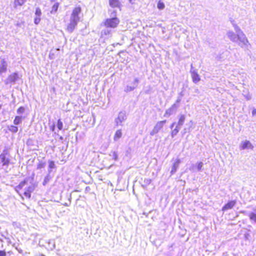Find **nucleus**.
Returning a JSON list of instances; mask_svg holds the SVG:
<instances>
[{"mask_svg": "<svg viewBox=\"0 0 256 256\" xmlns=\"http://www.w3.org/2000/svg\"><path fill=\"white\" fill-rule=\"evenodd\" d=\"M81 11V8L80 6L76 7L73 10L70 16V23L67 26V30L69 32H73L80 20V14Z\"/></svg>", "mask_w": 256, "mask_h": 256, "instance_id": "nucleus-1", "label": "nucleus"}, {"mask_svg": "<svg viewBox=\"0 0 256 256\" xmlns=\"http://www.w3.org/2000/svg\"><path fill=\"white\" fill-rule=\"evenodd\" d=\"M11 156L10 150L8 146H5L2 152L0 154V168L8 172V166L10 164Z\"/></svg>", "mask_w": 256, "mask_h": 256, "instance_id": "nucleus-2", "label": "nucleus"}, {"mask_svg": "<svg viewBox=\"0 0 256 256\" xmlns=\"http://www.w3.org/2000/svg\"><path fill=\"white\" fill-rule=\"evenodd\" d=\"M238 39L240 41L238 45L242 48L248 50L249 47L250 46L247 38L245 34L242 30H239L238 32Z\"/></svg>", "mask_w": 256, "mask_h": 256, "instance_id": "nucleus-3", "label": "nucleus"}, {"mask_svg": "<svg viewBox=\"0 0 256 256\" xmlns=\"http://www.w3.org/2000/svg\"><path fill=\"white\" fill-rule=\"evenodd\" d=\"M140 80L138 78H134V80L130 84H128L125 86L124 88V92H128L132 91H133L135 90L138 86V84L140 83Z\"/></svg>", "mask_w": 256, "mask_h": 256, "instance_id": "nucleus-4", "label": "nucleus"}, {"mask_svg": "<svg viewBox=\"0 0 256 256\" xmlns=\"http://www.w3.org/2000/svg\"><path fill=\"white\" fill-rule=\"evenodd\" d=\"M119 22L120 20L117 18H113L106 19L104 24L106 27L115 28L118 26Z\"/></svg>", "mask_w": 256, "mask_h": 256, "instance_id": "nucleus-5", "label": "nucleus"}, {"mask_svg": "<svg viewBox=\"0 0 256 256\" xmlns=\"http://www.w3.org/2000/svg\"><path fill=\"white\" fill-rule=\"evenodd\" d=\"M166 123V120L159 121L156 122L152 130L150 132V136H154L158 133L163 128L164 124Z\"/></svg>", "mask_w": 256, "mask_h": 256, "instance_id": "nucleus-6", "label": "nucleus"}, {"mask_svg": "<svg viewBox=\"0 0 256 256\" xmlns=\"http://www.w3.org/2000/svg\"><path fill=\"white\" fill-rule=\"evenodd\" d=\"M234 30L236 34L232 31H230L228 32L227 34L228 38L233 42H237L238 39V32L241 30L237 26L234 27Z\"/></svg>", "mask_w": 256, "mask_h": 256, "instance_id": "nucleus-7", "label": "nucleus"}, {"mask_svg": "<svg viewBox=\"0 0 256 256\" xmlns=\"http://www.w3.org/2000/svg\"><path fill=\"white\" fill-rule=\"evenodd\" d=\"M19 78L18 74L16 72H14L8 76L7 78L4 80V83L6 84H8L11 83L14 84Z\"/></svg>", "mask_w": 256, "mask_h": 256, "instance_id": "nucleus-8", "label": "nucleus"}, {"mask_svg": "<svg viewBox=\"0 0 256 256\" xmlns=\"http://www.w3.org/2000/svg\"><path fill=\"white\" fill-rule=\"evenodd\" d=\"M126 119V116L124 112H119L118 116L115 119V123L116 126H122V123Z\"/></svg>", "mask_w": 256, "mask_h": 256, "instance_id": "nucleus-9", "label": "nucleus"}, {"mask_svg": "<svg viewBox=\"0 0 256 256\" xmlns=\"http://www.w3.org/2000/svg\"><path fill=\"white\" fill-rule=\"evenodd\" d=\"M179 104H174L169 108L166 110L164 116L169 117L170 116L175 114L179 107Z\"/></svg>", "mask_w": 256, "mask_h": 256, "instance_id": "nucleus-10", "label": "nucleus"}, {"mask_svg": "<svg viewBox=\"0 0 256 256\" xmlns=\"http://www.w3.org/2000/svg\"><path fill=\"white\" fill-rule=\"evenodd\" d=\"M240 150L250 149L252 150L254 146L248 140L242 141L240 145Z\"/></svg>", "mask_w": 256, "mask_h": 256, "instance_id": "nucleus-11", "label": "nucleus"}, {"mask_svg": "<svg viewBox=\"0 0 256 256\" xmlns=\"http://www.w3.org/2000/svg\"><path fill=\"white\" fill-rule=\"evenodd\" d=\"M204 166L202 162H199L197 164H192L189 168V170L192 172L196 171H201Z\"/></svg>", "mask_w": 256, "mask_h": 256, "instance_id": "nucleus-12", "label": "nucleus"}, {"mask_svg": "<svg viewBox=\"0 0 256 256\" xmlns=\"http://www.w3.org/2000/svg\"><path fill=\"white\" fill-rule=\"evenodd\" d=\"M8 64L4 58H0V73L6 72L7 70Z\"/></svg>", "mask_w": 256, "mask_h": 256, "instance_id": "nucleus-13", "label": "nucleus"}, {"mask_svg": "<svg viewBox=\"0 0 256 256\" xmlns=\"http://www.w3.org/2000/svg\"><path fill=\"white\" fill-rule=\"evenodd\" d=\"M236 200H230L222 208V210L225 212L228 210H230L233 208L236 205Z\"/></svg>", "mask_w": 256, "mask_h": 256, "instance_id": "nucleus-14", "label": "nucleus"}, {"mask_svg": "<svg viewBox=\"0 0 256 256\" xmlns=\"http://www.w3.org/2000/svg\"><path fill=\"white\" fill-rule=\"evenodd\" d=\"M190 74L192 79V81L194 83L196 84L200 81V76L195 70H191Z\"/></svg>", "mask_w": 256, "mask_h": 256, "instance_id": "nucleus-15", "label": "nucleus"}, {"mask_svg": "<svg viewBox=\"0 0 256 256\" xmlns=\"http://www.w3.org/2000/svg\"><path fill=\"white\" fill-rule=\"evenodd\" d=\"M180 162L181 161L180 159H176V160L174 162L172 168V170L170 171V176L176 172Z\"/></svg>", "mask_w": 256, "mask_h": 256, "instance_id": "nucleus-16", "label": "nucleus"}, {"mask_svg": "<svg viewBox=\"0 0 256 256\" xmlns=\"http://www.w3.org/2000/svg\"><path fill=\"white\" fill-rule=\"evenodd\" d=\"M186 120V116L184 114H180L179 116L178 121L177 124V126L181 128V126L184 124V121Z\"/></svg>", "mask_w": 256, "mask_h": 256, "instance_id": "nucleus-17", "label": "nucleus"}, {"mask_svg": "<svg viewBox=\"0 0 256 256\" xmlns=\"http://www.w3.org/2000/svg\"><path fill=\"white\" fill-rule=\"evenodd\" d=\"M53 177L54 174H47L46 176L44 178V181L42 182V184L44 186H46V184H47Z\"/></svg>", "mask_w": 256, "mask_h": 256, "instance_id": "nucleus-18", "label": "nucleus"}, {"mask_svg": "<svg viewBox=\"0 0 256 256\" xmlns=\"http://www.w3.org/2000/svg\"><path fill=\"white\" fill-rule=\"evenodd\" d=\"M110 5L112 8H119L120 6V2L119 0H110Z\"/></svg>", "mask_w": 256, "mask_h": 256, "instance_id": "nucleus-19", "label": "nucleus"}, {"mask_svg": "<svg viewBox=\"0 0 256 256\" xmlns=\"http://www.w3.org/2000/svg\"><path fill=\"white\" fill-rule=\"evenodd\" d=\"M112 30L109 27H106V28L102 30L101 34L102 36H110L111 35Z\"/></svg>", "mask_w": 256, "mask_h": 256, "instance_id": "nucleus-20", "label": "nucleus"}, {"mask_svg": "<svg viewBox=\"0 0 256 256\" xmlns=\"http://www.w3.org/2000/svg\"><path fill=\"white\" fill-rule=\"evenodd\" d=\"M24 118V117H22V116H16L14 120V124L15 125L20 124H21L22 122V120Z\"/></svg>", "mask_w": 256, "mask_h": 256, "instance_id": "nucleus-21", "label": "nucleus"}, {"mask_svg": "<svg viewBox=\"0 0 256 256\" xmlns=\"http://www.w3.org/2000/svg\"><path fill=\"white\" fill-rule=\"evenodd\" d=\"M122 136V132L121 130H118L116 131L114 136V141H118Z\"/></svg>", "mask_w": 256, "mask_h": 256, "instance_id": "nucleus-22", "label": "nucleus"}, {"mask_svg": "<svg viewBox=\"0 0 256 256\" xmlns=\"http://www.w3.org/2000/svg\"><path fill=\"white\" fill-rule=\"evenodd\" d=\"M28 180L25 179L23 181L21 182L18 186L16 187V190H18L22 189L24 186L26 184Z\"/></svg>", "mask_w": 256, "mask_h": 256, "instance_id": "nucleus-23", "label": "nucleus"}, {"mask_svg": "<svg viewBox=\"0 0 256 256\" xmlns=\"http://www.w3.org/2000/svg\"><path fill=\"white\" fill-rule=\"evenodd\" d=\"M26 0H14V7L16 8L18 6H22Z\"/></svg>", "mask_w": 256, "mask_h": 256, "instance_id": "nucleus-24", "label": "nucleus"}, {"mask_svg": "<svg viewBox=\"0 0 256 256\" xmlns=\"http://www.w3.org/2000/svg\"><path fill=\"white\" fill-rule=\"evenodd\" d=\"M248 216L250 220L253 222L256 223V214L254 212H251L248 214Z\"/></svg>", "mask_w": 256, "mask_h": 256, "instance_id": "nucleus-25", "label": "nucleus"}, {"mask_svg": "<svg viewBox=\"0 0 256 256\" xmlns=\"http://www.w3.org/2000/svg\"><path fill=\"white\" fill-rule=\"evenodd\" d=\"M180 128L178 127V126H176V127L175 128H174V130H172V132H171V136H172V138H174V136H176L178 134V133L180 131Z\"/></svg>", "mask_w": 256, "mask_h": 256, "instance_id": "nucleus-26", "label": "nucleus"}, {"mask_svg": "<svg viewBox=\"0 0 256 256\" xmlns=\"http://www.w3.org/2000/svg\"><path fill=\"white\" fill-rule=\"evenodd\" d=\"M8 128V130L12 132L16 133L18 131V128L15 126L11 125Z\"/></svg>", "mask_w": 256, "mask_h": 256, "instance_id": "nucleus-27", "label": "nucleus"}, {"mask_svg": "<svg viewBox=\"0 0 256 256\" xmlns=\"http://www.w3.org/2000/svg\"><path fill=\"white\" fill-rule=\"evenodd\" d=\"M58 6L59 4L58 2H56V4H54L52 7V9L50 12L52 14L56 12L58 8Z\"/></svg>", "mask_w": 256, "mask_h": 256, "instance_id": "nucleus-28", "label": "nucleus"}, {"mask_svg": "<svg viewBox=\"0 0 256 256\" xmlns=\"http://www.w3.org/2000/svg\"><path fill=\"white\" fill-rule=\"evenodd\" d=\"M48 167L50 168L56 170V165L54 162L52 160H48Z\"/></svg>", "mask_w": 256, "mask_h": 256, "instance_id": "nucleus-29", "label": "nucleus"}, {"mask_svg": "<svg viewBox=\"0 0 256 256\" xmlns=\"http://www.w3.org/2000/svg\"><path fill=\"white\" fill-rule=\"evenodd\" d=\"M157 7L159 10H162L164 9L165 5L163 2L160 0L158 3Z\"/></svg>", "mask_w": 256, "mask_h": 256, "instance_id": "nucleus-30", "label": "nucleus"}, {"mask_svg": "<svg viewBox=\"0 0 256 256\" xmlns=\"http://www.w3.org/2000/svg\"><path fill=\"white\" fill-rule=\"evenodd\" d=\"M25 112V108L24 106L20 107L16 111V112L18 114H21L24 113Z\"/></svg>", "mask_w": 256, "mask_h": 256, "instance_id": "nucleus-31", "label": "nucleus"}, {"mask_svg": "<svg viewBox=\"0 0 256 256\" xmlns=\"http://www.w3.org/2000/svg\"><path fill=\"white\" fill-rule=\"evenodd\" d=\"M57 127L59 130H62L63 128V124L60 119L58 120Z\"/></svg>", "mask_w": 256, "mask_h": 256, "instance_id": "nucleus-32", "label": "nucleus"}, {"mask_svg": "<svg viewBox=\"0 0 256 256\" xmlns=\"http://www.w3.org/2000/svg\"><path fill=\"white\" fill-rule=\"evenodd\" d=\"M46 163L44 162H40L37 164V169H40L44 168Z\"/></svg>", "mask_w": 256, "mask_h": 256, "instance_id": "nucleus-33", "label": "nucleus"}, {"mask_svg": "<svg viewBox=\"0 0 256 256\" xmlns=\"http://www.w3.org/2000/svg\"><path fill=\"white\" fill-rule=\"evenodd\" d=\"M109 11L110 12V18H116V10H110Z\"/></svg>", "mask_w": 256, "mask_h": 256, "instance_id": "nucleus-34", "label": "nucleus"}, {"mask_svg": "<svg viewBox=\"0 0 256 256\" xmlns=\"http://www.w3.org/2000/svg\"><path fill=\"white\" fill-rule=\"evenodd\" d=\"M35 14L36 16H40L42 14L41 10L39 8H37L36 10Z\"/></svg>", "mask_w": 256, "mask_h": 256, "instance_id": "nucleus-35", "label": "nucleus"}, {"mask_svg": "<svg viewBox=\"0 0 256 256\" xmlns=\"http://www.w3.org/2000/svg\"><path fill=\"white\" fill-rule=\"evenodd\" d=\"M34 185H31L28 187L26 190H27L31 194V192H32L34 190Z\"/></svg>", "mask_w": 256, "mask_h": 256, "instance_id": "nucleus-36", "label": "nucleus"}, {"mask_svg": "<svg viewBox=\"0 0 256 256\" xmlns=\"http://www.w3.org/2000/svg\"><path fill=\"white\" fill-rule=\"evenodd\" d=\"M24 196L28 198L31 197V194L27 190H26L24 193Z\"/></svg>", "mask_w": 256, "mask_h": 256, "instance_id": "nucleus-37", "label": "nucleus"}, {"mask_svg": "<svg viewBox=\"0 0 256 256\" xmlns=\"http://www.w3.org/2000/svg\"><path fill=\"white\" fill-rule=\"evenodd\" d=\"M40 16H36V18L34 20V22L35 24H38L40 23Z\"/></svg>", "mask_w": 256, "mask_h": 256, "instance_id": "nucleus-38", "label": "nucleus"}, {"mask_svg": "<svg viewBox=\"0 0 256 256\" xmlns=\"http://www.w3.org/2000/svg\"><path fill=\"white\" fill-rule=\"evenodd\" d=\"M112 158H113L115 160H118V156L117 153H116V152H112Z\"/></svg>", "mask_w": 256, "mask_h": 256, "instance_id": "nucleus-39", "label": "nucleus"}, {"mask_svg": "<svg viewBox=\"0 0 256 256\" xmlns=\"http://www.w3.org/2000/svg\"><path fill=\"white\" fill-rule=\"evenodd\" d=\"M53 170H54V169L50 168L48 167V174H52Z\"/></svg>", "mask_w": 256, "mask_h": 256, "instance_id": "nucleus-40", "label": "nucleus"}, {"mask_svg": "<svg viewBox=\"0 0 256 256\" xmlns=\"http://www.w3.org/2000/svg\"><path fill=\"white\" fill-rule=\"evenodd\" d=\"M240 213L244 214V215H246V216H248V214H250V212H246V210H241V211H240Z\"/></svg>", "mask_w": 256, "mask_h": 256, "instance_id": "nucleus-41", "label": "nucleus"}, {"mask_svg": "<svg viewBox=\"0 0 256 256\" xmlns=\"http://www.w3.org/2000/svg\"><path fill=\"white\" fill-rule=\"evenodd\" d=\"M0 256H6V252L4 250H0Z\"/></svg>", "mask_w": 256, "mask_h": 256, "instance_id": "nucleus-42", "label": "nucleus"}, {"mask_svg": "<svg viewBox=\"0 0 256 256\" xmlns=\"http://www.w3.org/2000/svg\"><path fill=\"white\" fill-rule=\"evenodd\" d=\"M144 182L146 184H148L151 182V180L150 179H146L144 180Z\"/></svg>", "mask_w": 256, "mask_h": 256, "instance_id": "nucleus-43", "label": "nucleus"}, {"mask_svg": "<svg viewBox=\"0 0 256 256\" xmlns=\"http://www.w3.org/2000/svg\"><path fill=\"white\" fill-rule=\"evenodd\" d=\"M180 101H181V98L178 96L174 104H178L180 102Z\"/></svg>", "mask_w": 256, "mask_h": 256, "instance_id": "nucleus-44", "label": "nucleus"}, {"mask_svg": "<svg viewBox=\"0 0 256 256\" xmlns=\"http://www.w3.org/2000/svg\"><path fill=\"white\" fill-rule=\"evenodd\" d=\"M50 242H52V246L51 247V248L52 249V248H55V244L54 243V242L53 240H50V242H49V244H50Z\"/></svg>", "mask_w": 256, "mask_h": 256, "instance_id": "nucleus-45", "label": "nucleus"}, {"mask_svg": "<svg viewBox=\"0 0 256 256\" xmlns=\"http://www.w3.org/2000/svg\"><path fill=\"white\" fill-rule=\"evenodd\" d=\"M252 115L254 116L256 114V108H254L252 110Z\"/></svg>", "mask_w": 256, "mask_h": 256, "instance_id": "nucleus-46", "label": "nucleus"}, {"mask_svg": "<svg viewBox=\"0 0 256 256\" xmlns=\"http://www.w3.org/2000/svg\"><path fill=\"white\" fill-rule=\"evenodd\" d=\"M190 131V128L187 129L186 128H184V132L186 133L187 132H188Z\"/></svg>", "mask_w": 256, "mask_h": 256, "instance_id": "nucleus-47", "label": "nucleus"}, {"mask_svg": "<svg viewBox=\"0 0 256 256\" xmlns=\"http://www.w3.org/2000/svg\"><path fill=\"white\" fill-rule=\"evenodd\" d=\"M50 129H51L52 131V132H54V130L55 126L54 124L51 126Z\"/></svg>", "mask_w": 256, "mask_h": 256, "instance_id": "nucleus-48", "label": "nucleus"}, {"mask_svg": "<svg viewBox=\"0 0 256 256\" xmlns=\"http://www.w3.org/2000/svg\"><path fill=\"white\" fill-rule=\"evenodd\" d=\"M175 124H176V122H173V123L171 124V126H170V128L171 129H172V128H174V125H175Z\"/></svg>", "mask_w": 256, "mask_h": 256, "instance_id": "nucleus-49", "label": "nucleus"}, {"mask_svg": "<svg viewBox=\"0 0 256 256\" xmlns=\"http://www.w3.org/2000/svg\"><path fill=\"white\" fill-rule=\"evenodd\" d=\"M245 97L248 100H249L251 98V96H245Z\"/></svg>", "mask_w": 256, "mask_h": 256, "instance_id": "nucleus-50", "label": "nucleus"}, {"mask_svg": "<svg viewBox=\"0 0 256 256\" xmlns=\"http://www.w3.org/2000/svg\"><path fill=\"white\" fill-rule=\"evenodd\" d=\"M90 190V186H88L86 188V191H89Z\"/></svg>", "mask_w": 256, "mask_h": 256, "instance_id": "nucleus-51", "label": "nucleus"}, {"mask_svg": "<svg viewBox=\"0 0 256 256\" xmlns=\"http://www.w3.org/2000/svg\"><path fill=\"white\" fill-rule=\"evenodd\" d=\"M2 237H4V238L5 239H6V240H9V238H6V236H4V235H3V234H2Z\"/></svg>", "mask_w": 256, "mask_h": 256, "instance_id": "nucleus-52", "label": "nucleus"}, {"mask_svg": "<svg viewBox=\"0 0 256 256\" xmlns=\"http://www.w3.org/2000/svg\"><path fill=\"white\" fill-rule=\"evenodd\" d=\"M70 204V202L69 204H68L67 203H65L64 204V205L65 206H69Z\"/></svg>", "mask_w": 256, "mask_h": 256, "instance_id": "nucleus-53", "label": "nucleus"}, {"mask_svg": "<svg viewBox=\"0 0 256 256\" xmlns=\"http://www.w3.org/2000/svg\"><path fill=\"white\" fill-rule=\"evenodd\" d=\"M135 0H129V2L131 4H133Z\"/></svg>", "mask_w": 256, "mask_h": 256, "instance_id": "nucleus-54", "label": "nucleus"}, {"mask_svg": "<svg viewBox=\"0 0 256 256\" xmlns=\"http://www.w3.org/2000/svg\"><path fill=\"white\" fill-rule=\"evenodd\" d=\"M180 98H182V97L183 96V94H182V92H180Z\"/></svg>", "mask_w": 256, "mask_h": 256, "instance_id": "nucleus-55", "label": "nucleus"}, {"mask_svg": "<svg viewBox=\"0 0 256 256\" xmlns=\"http://www.w3.org/2000/svg\"><path fill=\"white\" fill-rule=\"evenodd\" d=\"M252 210L254 212V213L256 214V208H252Z\"/></svg>", "mask_w": 256, "mask_h": 256, "instance_id": "nucleus-56", "label": "nucleus"}, {"mask_svg": "<svg viewBox=\"0 0 256 256\" xmlns=\"http://www.w3.org/2000/svg\"><path fill=\"white\" fill-rule=\"evenodd\" d=\"M63 138H63V137H62V136H60V140H63Z\"/></svg>", "mask_w": 256, "mask_h": 256, "instance_id": "nucleus-57", "label": "nucleus"}, {"mask_svg": "<svg viewBox=\"0 0 256 256\" xmlns=\"http://www.w3.org/2000/svg\"><path fill=\"white\" fill-rule=\"evenodd\" d=\"M190 124H192V120H190Z\"/></svg>", "mask_w": 256, "mask_h": 256, "instance_id": "nucleus-58", "label": "nucleus"}, {"mask_svg": "<svg viewBox=\"0 0 256 256\" xmlns=\"http://www.w3.org/2000/svg\"><path fill=\"white\" fill-rule=\"evenodd\" d=\"M0 242H2V240L1 238H0Z\"/></svg>", "mask_w": 256, "mask_h": 256, "instance_id": "nucleus-59", "label": "nucleus"}, {"mask_svg": "<svg viewBox=\"0 0 256 256\" xmlns=\"http://www.w3.org/2000/svg\"><path fill=\"white\" fill-rule=\"evenodd\" d=\"M1 108H2V104H0V110L1 109Z\"/></svg>", "mask_w": 256, "mask_h": 256, "instance_id": "nucleus-60", "label": "nucleus"}, {"mask_svg": "<svg viewBox=\"0 0 256 256\" xmlns=\"http://www.w3.org/2000/svg\"><path fill=\"white\" fill-rule=\"evenodd\" d=\"M40 256H44V255H43V254H42Z\"/></svg>", "mask_w": 256, "mask_h": 256, "instance_id": "nucleus-61", "label": "nucleus"}, {"mask_svg": "<svg viewBox=\"0 0 256 256\" xmlns=\"http://www.w3.org/2000/svg\"><path fill=\"white\" fill-rule=\"evenodd\" d=\"M54 171H56V170H55ZM54 172H53V173H52V174H54Z\"/></svg>", "mask_w": 256, "mask_h": 256, "instance_id": "nucleus-62", "label": "nucleus"}]
</instances>
